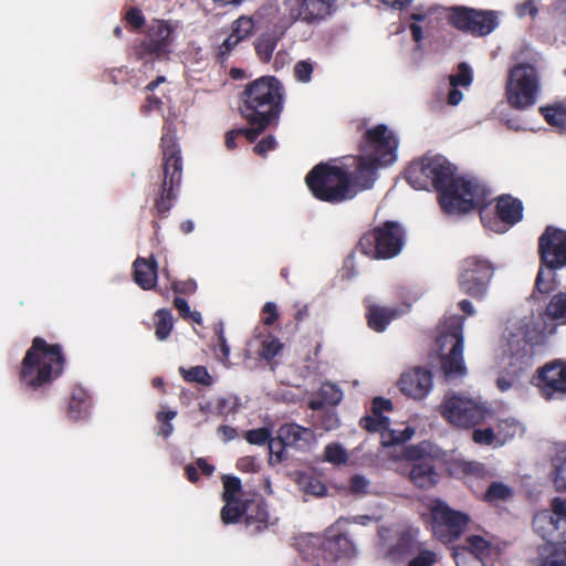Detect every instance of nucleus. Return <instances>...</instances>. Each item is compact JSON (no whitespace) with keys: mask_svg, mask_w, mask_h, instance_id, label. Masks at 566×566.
<instances>
[{"mask_svg":"<svg viewBox=\"0 0 566 566\" xmlns=\"http://www.w3.org/2000/svg\"><path fill=\"white\" fill-rule=\"evenodd\" d=\"M406 230L398 221H385L366 231L357 251L371 260H389L399 255L406 244Z\"/></svg>","mask_w":566,"mask_h":566,"instance_id":"7","label":"nucleus"},{"mask_svg":"<svg viewBox=\"0 0 566 566\" xmlns=\"http://www.w3.org/2000/svg\"><path fill=\"white\" fill-rule=\"evenodd\" d=\"M523 202L505 193L496 198L495 212L497 218L507 226H514L523 219Z\"/></svg>","mask_w":566,"mask_h":566,"instance_id":"22","label":"nucleus"},{"mask_svg":"<svg viewBox=\"0 0 566 566\" xmlns=\"http://www.w3.org/2000/svg\"><path fill=\"white\" fill-rule=\"evenodd\" d=\"M223 483V492H222V499H240V495L242 493V483L241 480L237 476L232 475H224L222 478Z\"/></svg>","mask_w":566,"mask_h":566,"instance_id":"47","label":"nucleus"},{"mask_svg":"<svg viewBox=\"0 0 566 566\" xmlns=\"http://www.w3.org/2000/svg\"><path fill=\"white\" fill-rule=\"evenodd\" d=\"M400 312L397 308L371 305L368 307L366 317L368 326L377 332H384L389 323L399 317Z\"/></svg>","mask_w":566,"mask_h":566,"instance_id":"28","label":"nucleus"},{"mask_svg":"<svg viewBox=\"0 0 566 566\" xmlns=\"http://www.w3.org/2000/svg\"><path fill=\"white\" fill-rule=\"evenodd\" d=\"M549 511L535 514L533 527L548 546L559 547L558 551L566 556V499L554 497Z\"/></svg>","mask_w":566,"mask_h":566,"instance_id":"14","label":"nucleus"},{"mask_svg":"<svg viewBox=\"0 0 566 566\" xmlns=\"http://www.w3.org/2000/svg\"><path fill=\"white\" fill-rule=\"evenodd\" d=\"M398 142L385 124H378L364 132L359 143L361 155L352 157L353 166L358 168V175L366 178V184L375 180L379 166L389 165L396 159Z\"/></svg>","mask_w":566,"mask_h":566,"instance_id":"6","label":"nucleus"},{"mask_svg":"<svg viewBox=\"0 0 566 566\" xmlns=\"http://www.w3.org/2000/svg\"><path fill=\"white\" fill-rule=\"evenodd\" d=\"M369 481L360 474H355L349 480V490L353 494L366 493Z\"/></svg>","mask_w":566,"mask_h":566,"instance_id":"63","label":"nucleus"},{"mask_svg":"<svg viewBox=\"0 0 566 566\" xmlns=\"http://www.w3.org/2000/svg\"><path fill=\"white\" fill-rule=\"evenodd\" d=\"M539 113L548 125L559 129L566 128V105L559 103L542 106Z\"/></svg>","mask_w":566,"mask_h":566,"instance_id":"35","label":"nucleus"},{"mask_svg":"<svg viewBox=\"0 0 566 566\" xmlns=\"http://www.w3.org/2000/svg\"><path fill=\"white\" fill-rule=\"evenodd\" d=\"M533 360L534 348L527 340L518 339L510 343V355L505 364L507 367L522 376L533 366Z\"/></svg>","mask_w":566,"mask_h":566,"instance_id":"21","label":"nucleus"},{"mask_svg":"<svg viewBox=\"0 0 566 566\" xmlns=\"http://www.w3.org/2000/svg\"><path fill=\"white\" fill-rule=\"evenodd\" d=\"M521 431V424L515 419H502L496 424L497 444L503 446Z\"/></svg>","mask_w":566,"mask_h":566,"instance_id":"40","label":"nucleus"},{"mask_svg":"<svg viewBox=\"0 0 566 566\" xmlns=\"http://www.w3.org/2000/svg\"><path fill=\"white\" fill-rule=\"evenodd\" d=\"M254 31V21L250 17L241 15L232 23L231 32L241 38L248 39Z\"/></svg>","mask_w":566,"mask_h":566,"instance_id":"49","label":"nucleus"},{"mask_svg":"<svg viewBox=\"0 0 566 566\" xmlns=\"http://www.w3.org/2000/svg\"><path fill=\"white\" fill-rule=\"evenodd\" d=\"M305 184L312 196L331 205L352 200L361 189L370 188L366 178L358 175V168L348 164H337V159L315 165L305 176Z\"/></svg>","mask_w":566,"mask_h":566,"instance_id":"2","label":"nucleus"},{"mask_svg":"<svg viewBox=\"0 0 566 566\" xmlns=\"http://www.w3.org/2000/svg\"><path fill=\"white\" fill-rule=\"evenodd\" d=\"M512 496V489L502 482H492L484 493V500L489 503L506 501Z\"/></svg>","mask_w":566,"mask_h":566,"instance_id":"42","label":"nucleus"},{"mask_svg":"<svg viewBox=\"0 0 566 566\" xmlns=\"http://www.w3.org/2000/svg\"><path fill=\"white\" fill-rule=\"evenodd\" d=\"M432 374L429 369L415 367L405 371L399 379L400 391L416 400L423 399L432 388Z\"/></svg>","mask_w":566,"mask_h":566,"instance_id":"19","label":"nucleus"},{"mask_svg":"<svg viewBox=\"0 0 566 566\" xmlns=\"http://www.w3.org/2000/svg\"><path fill=\"white\" fill-rule=\"evenodd\" d=\"M318 396L323 398L326 405L336 406L343 398L342 390L332 382L322 384Z\"/></svg>","mask_w":566,"mask_h":566,"instance_id":"48","label":"nucleus"},{"mask_svg":"<svg viewBox=\"0 0 566 566\" xmlns=\"http://www.w3.org/2000/svg\"><path fill=\"white\" fill-rule=\"evenodd\" d=\"M469 554L470 560L479 559L484 562L491 553V544L480 535H471L465 538V544L461 547Z\"/></svg>","mask_w":566,"mask_h":566,"instance_id":"32","label":"nucleus"},{"mask_svg":"<svg viewBox=\"0 0 566 566\" xmlns=\"http://www.w3.org/2000/svg\"><path fill=\"white\" fill-rule=\"evenodd\" d=\"M276 147V139L273 135H268L262 138L253 148L254 153L259 156H266V154L271 150H274Z\"/></svg>","mask_w":566,"mask_h":566,"instance_id":"61","label":"nucleus"},{"mask_svg":"<svg viewBox=\"0 0 566 566\" xmlns=\"http://www.w3.org/2000/svg\"><path fill=\"white\" fill-rule=\"evenodd\" d=\"M174 327L171 312L167 308H160L155 313V336L158 340H165L170 335Z\"/></svg>","mask_w":566,"mask_h":566,"instance_id":"36","label":"nucleus"},{"mask_svg":"<svg viewBox=\"0 0 566 566\" xmlns=\"http://www.w3.org/2000/svg\"><path fill=\"white\" fill-rule=\"evenodd\" d=\"M419 530L415 527H407L402 530L398 534V538L396 542V548L397 551L405 555L409 556L413 552L419 551L420 547L426 545L424 542L419 541Z\"/></svg>","mask_w":566,"mask_h":566,"instance_id":"30","label":"nucleus"},{"mask_svg":"<svg viewBox=\"0 0 566 566\" xmlns=\"http://www.w3.org/2000/svg\"><path fill=\"white\" fill-rule=\"evenodd\" d=\"M554 484L557 491H566V455L562 460L560 464L556 467Z\"/></svg>","mask_w":566,"mask_h":566,"instance_id":"62","label":"nucleus"},{"mask_svg":"<svg viewBox=\"0 0 566 566\" xmlns=\"http://www.w3.org/2000/svg\"><path fill=\"white\" fill-rule=\"evenodd\" d=\"M556 546H548V544L539 546V566H566V556Z\"/></svg>","mask_w":566,"mask_h":566,"instance_id":"38","label":"nucleus"},{"mask_svg":"<svg viewBox=\"0 0 566 566\" xmlns=\"http://www.w3.org/2000/svg\"><path fill=\"white\" fill-rule=\"evenodd\" d=\"M126 22L135 30L140 29L145 24V17L139 8L132 7L125 14Z\"/></svg>","mask_w":566,"mask_h":566,"instance_id":"60","label":"nucleus"},{"mask_svg":"<svg viewBox=\"0 0 566 566\" xmlns=\"http://www.w3.org/2000/svg\"><path fill=\"white\" fill-rule=\"evenodd\" d=\"M91 399L86 390L76 387L72 390L67 403V417L72 421L85 419L88 416Z\"/></svg>","mask_w":566,"mask_h":566,"instance_id":"29","label":"nucleus"},{"mask_svg":"<svg viewBox=\"0 0 566 566\" xmlns=\"http://www.w3.org/2000/svg\"><path fill=\"white\" fill-rule=\"evenodd\" d=\"M439 562L438 553L426 545L409 555L407 566H434Z\"/></svg>","mask_w":566,"mask_h":566,"instance_id":"39","label":"nucleus"},{"mask_svg":"<svg viewBox=\"0 0 566 566\" xmlns=\"http://www.w3.org/2000/svg\"><path fill=\"white\" fill-rule=\"evenodd\" d=\"M281 438L285 440L289 447L302 448L310 443L314 438V433L310 428L302 427L297 423H285L277 430Z\"/></svg>","mask_w":566,"mask_h":566,"instance_id":"27","label":"nucleus"},{"mask_svg":"<svg viewBox=\"0 0 566 566\" xmlns=\"http://www.w3.org/2000/svg\"><path fill=\"white\" fill-rule=\"evenodd\" d=\"M457 167L441 155H426L413 160L405 171L407 182L417 190L433 188L447 213H468L479 209L484 227L493 229L486 211L489 191L476 181L455 177Z\"/></svg>","mask_w":566,"mask_h":566,"instance_id":"1","label":"nucleus"},{"mask_svg":"<svg viewBox=\"0 0 566 566\" xmlns=\"http://www.w3.org/2000/svg\"><path fill=\"white\" fill-rule=\"evenodd\" d=\"M177 416V412L174 410L168 411H159L156 415L157 421L160 423V428L157 432L158 436L169 437L174 431V426L171 424V420Z\"/></svg>","mask_w":566,"mask_h":566,"instance_id":"52","label":"nucleus"},{"mask_svg":"<svg viewBox=\"0 0 566 566\" xmlns=\"http://www.w3.org/2000/svg\"><path fill=\"white\" fill-rule=\"evenodd\" d=\"M161 108H163L161 98L156 96L155 94H149L146 96L145 103L140 107V112L144 115H148L153 111H161Z\"/></svg>","mask_w":566,"mask_h":566,"instance_id":"64","label":"nucleus"},{"mask_svg":"<svg viewBox=\"0 0 566 566\" xmlns=\"http://www.w3.org/2000/svg\"><path fill=\"white\" fill-rule=\"evenodd\" d=\"M532 382L546 400L566 398V360L546 363L536 370Z\"/></svg>","mask_w":566,"mask_h":566,"instance_id":"17","label":"nucleus"},{"mask_svg":"<svg viewBox=\"0 0 566 566\" xmlns=\"http://www.w3.org/2000/svg\"><path fill=\"white\" fill-rule=\"evenodd\" d=\"M284 88L274 76H261L248 83L240 96V113L251 119L276 123L283 111Z\"/></svg>","mask_w":566,"mask_h":566,"instance_id":"5","label":"nucleus"},{"mask_svg":"<svg viewBox=\"0 0 566 566\" xmlns=\"http://www.w3.org/2000/svg\"><path fill=\"white\" fill-rule=\"evenodd\" d=\"M135 283L143 290H151L157 282V262L154 256L145 259L138 256L133 263Z\"/></svg>","mask_w":566,"mask_h":566,"instance_id":"23","label":"nucleus"},{"mask_svg":"<svg viewBox=\"0 0 566 566\" xmlns=\"http://www.w3.org/2000/svg\"><path fill=\"white\" fill-rule=\"evenodd\" d=\"M539 264L549 271L566 268V230L547 226L538 238Z\"/></svg>","mask_w":566,"mask_h":566,"instance_id":"16","label":"nucleus"},{"mask_svg":"<svg viewBox=\"0 0 566 566\" xmlns=\"http://www.w3.org/2000/svg\"><path fill=\"white\" fill-rule=\"evenodd\" d=\"M66 356L61 344H49L36 336L25 352L18 377L21 388L30 394H45L65 368Z\"/></svg>","mask_w":566,"mask_h":566,"instance_id":"3","label":"nucleus"},{"mask_svg":"<svg viewBox=\"0 0 566 566\" xmlns=\"http://www.w3.org/2000/svg\"><path fill=\"white\" fill-rule=\"evenodd\" d=\"M322 548L332 560H337L342 557H353L356 554L355 545L346 534L327 537L323 542Z\"/></svg>","mask_w":566,"mask_h":566,"instance_id":"24","label":"nucleus"},{"mask_svg":"<svg viewBox=\"0 0 566 566\" xmlns=\"http://www.w3.org/2000/svg\"><path fill=\"white\" fill-rule=\"evenodd\" d=\"M472 71L465 62L458 65L457 74L449 76V82L452 87L463 86L467 87L472 83Z\"/></svg>","mask_w":566,"mask_h":566,"instance_id":"46","label":"nucleus"},{"mask_svg":"<svg viewBox=\"0 0 566 566\" xmlns=\"http://www.w3.org/2000/svg\"><path fill=\"white\" fill-rule=\"evenodd\" d=\"M163 153V179L154 187V206L151 212L159 218H167L178 198L182 180V156L171 124H165L160 138Z\"/></svg>","mask_w":566,"mask_h":566,"instance_id":"4","label":"nucleus"},{"mask_svg":"<svg viewBox=\"0 0 566 566\" xmlns=\"http://www.w3.org/2000/svg\"><path fill=\"white\" fill-rule=\"evenodd\" d=\"M224 505L221 509L220 517L223 524L238 523L242 516H245L247 501L241 499H222Z\"/></svg>","mask_w":566,"mask_h":566,"instance_id":"33","label":"nucleus"},{"mask_svg":"<svg viewBox=\"0 0 566 566\" xmlns=\"http://www.w3.org/2000/svg\"><path fill=\"white\" fill-rule=\"evenodd\" d=\"M389 418L386 416H376L373 413V416H364L361 417L359 424L363 429H365L368 432H381L384 430H387L389 427Z\"/></svg>","mask_w":566,"mask_h":566,"instance_id":"45","label":"nucleus"},{"mask_svg":"<svg viewBox=\"0 0 566 566\" xmlns=\"http://www.w3.org/2000/svg\"><path fill=\"white\" fill-rule=\"evenodd\" d=\"M494 271L495 266L489 259L481 255L467 256L458 265V286L463 294L483 301L488 295Z\"/></svg>","mask_w":566,"mask_h":566,"instance_id":"9","label":"nucleus"},{"mask_svg":"<svg viewBox=\"0 0 566 566\" xmlns=\"http://www.w3.org/2000/svg\"><path fill=\"white\" fill-rule=\"evenodd\" d=\"M324 457L326 461L334 464H342L347 461L346 451L337 443L327 444L324 450Z\"/></svg>","mask_w":566,"mask_h":566,"instance_id":"53","label":"nucleus"},{"mask_svg":"<svg viewBox=\"0 0 566 566\" xmlns=\"http://www.w3.org/2000/svg\"><path fill=\"white\" fill-rule=\"evenodd\" d=\"M429 511L432 535L442 543L460 538L471 522L467 513L451 509L440 499L431 501Z\"/></svg>","mask_w":566,"mask_h":566,"instance_id":"13","label":"nucleus"},{"mask_svg":"<svg viewBox=\"0 0 566 566\" xmlns=\"http://www.w3.org/2000/svg\"><path fill=\"white\" fill-rule=\"evenodd\" d=\"M448 19L453 28L473 36H485L499 25V17L495 11L468 7L451 8Z\"/></svg>","mask_w":566,"mask_h":566,"instance_id":"15","label":"nucleus"},{"mask_svg":"<svg viewBox=\"0 0 566 566\" xmlns=\"http://www.w3.org/2000/svg\"><path fill=\"white\" fill-rule=\"evenodd\" d=\"M337 0H285L290 17L296 21L315 23L325 20L336 10Z\"/></svg>","mask_w":566,"mask_h":566,"instance_id":"18","label":"nucleus"},{"mask_svg":"<svg viewBox=\"0 0 566 566\" xmlns=\"http://www.w3.org/2000/svg\"><path fill=\"white\" fill-rule=\"evenodd\" d=\"M283 32L277 29L266 30L262 32L254 42L256 56L262 63H269L273 56L279 41L282 39Z\"/></svg>","mask_w":566,"mask_h":566,"instance_id":"26","label":"nucleus"},{"mask_svg":"<svg viewBox=\"0 0 566 566\" xmlns=\"http://www.w3.org/2000/svg\"><path fill=\"white\" fill-rule=\"evenodd\" d=\"M279 319L277 306L273 302H266L262 307V323L272 326Z\"/></svg>","mask_w":566,"mask_h":566,"instance_id":"59","label":"nucleus"},{"mask_svg":"<svg viewBox=\"0 0 566 566\" xmlns=\"http://www.w3.org/2000/svg\"><path fill=\"white\" fill-rule=\"evenodd\" d=\"M472 439L475 443L482 446L497 444L496 430L493 428L474 429L472 432Z\"/></svg>","mask_w":566,"mask_h":566,"instance_id":"54","label":"nucleus"},{"mask_svg":"<svg viewBox=\"0 0 566 566\" xmlns=\"http://www.w3.org/2000/svg\"><path fill=\"white\" fill-rule=\"evenodd\" d=\"M314 67L308 61H298L294 66V76L298 82L307 83L312 78Z\"/></svg>","mask_w":566,"mask_h":566,"instance_id":"57","label":"nucleus"},{"mask_svg":"<svg viewBox=\"0 0 566 566\" xmlns=\"http://www.w3.org/2000/svg\"><path fill=\"white\" fill-rule=\"evenodd\" d=\"M174 32L175 27L169 21L153 20L145 36L133 46L136 60L149 63L167 59L171 53Z\"/></svg>","mask_w":566,"mask_h":566,"instance_id":"12","label":"nucleus"},{"mask_svg":"<svg viewBox=\"0 0 566 566\" xmlns=\"http://www.w3.org/2000/svg\"><path fill=\"white\" fill-rule=\"evenodd\" d=\"M240 42L241 38L231 32L228 38L219 45L217 53L218 61L224 62Z\"/></svg>","mask_w":566,"mask_h":566,"instance_id":"55","label":"nucleus"},{"mask_svg":"<svg viewBox=\"0 0 566 566\" xmlns=\"http://www.w3.org/2000/svg\"><path fill=\"white\" fill-rule=\"evenodd\" d=\"M270 438L271 431L265 427L252 429L245 432L247 441L255 446H263L268 443Z\"/></svg>","mask_w":566,"mask_h":566,"instance_id":"56","label":"nucleus"},{"mask_svg":"<svg viewBox=\"0 0 566 566\" xmlns=\"http://www.w3.org/2000/svg\"><path fill=\"white\" fill-rule=\"evenodd\" d=\"M544 314L548 319L566 325V292L554 294L546 305Z\"/></svg>","mask_w":566,"mask_h":566,"instance_id":"34","label":"nucleus"},{"mask_svg":"<svg viewBox=\"0 0 566 566\" xmlns=\"http://www.w3.org/2000/svg\"><path fill=\"white\" fill-rule=\"evenodd\" d=\"M269 510L266 501L262 496L247 500L245 523L248 525L255 524L258 532L269 526Z\"/></svg>","mask_w":566,"mask_h":566,"instance_id":"25","label":"nucleus"},{"mask_svg":"<svg viewBox=\"0 0 566 566\" xmlns=\"http://www.w3.org/2000/svg\"><path fill=\"white\" fill-rule=\"evenodd\" d=\"M179 370L184 379L188 382H197L205 386L212 384V377L205 366H195L189 369L180 367Z\"/></svg>","mask_w":566,"mask_h":566,"instance_id":"41","label":"nucleus"},{"mask_svg":"<svg viewBox=\"0 0 566 566\" xmlns=\"http://www.w3.org/2000/svg\"><path fill=\"white\" fill-rule=\"evenodd\" d=\"M520 378L521 375L517 374V371L512 370L505 365L496 378V386L502 392H504L511 389Z\"/></svg>","mask_w":566,"mask_h":566,"instance_id":"50","label":"nucleus"},{"mask_svg":"<svg viewBox=\"0 0 566 566\" xmlns=\"http://www.w3.org/2000/svg\"><path fill=\"white\" fill-rule=\"evenodd\" d=\"M408 458L415 460L410 470V480L420 489H430L438 482V473L434 468V461L430 457H422L417 447L408 449Z\"/></svg>","mask_w":566,"mask_h":566,"instance_id":"20","label":"nucleus"},{"mask_svg":"<svg viewBox=\"0 0 566 566\" xmlns=\"http://www.w3.org/2000/svg\"><path fill=\"white\" fill-rule=\"evenodd\" d=\"M250 127L238 128L241 136H244L250 143H253L272 123L264 119H251L250 116H242Z\"/></svg>","mask_w":566,"mask_h":566,"instance_id":"43","label":"nucleus"},{"mask_svg":"<svg viewBox=\"0 0 566 566\" xmlns=\"http://www.w3.org/2000/svg\"><path fill=\"white\" fill-rule=\"evenodd\" d=\"M270 458H275V462L280 463L286 460L285 448L289 447L285 440L277 433L275 438H270L269 442Z\"/></svg>","mask_w":566,"mask_h":566,"instance_id":"51","label":"nucleus"},{"mask_svg":"<svg viewBox=\"0 0 566 566\" xmlns=\"http://www.w3.org/2000/svg\"><path fill=\"white\" fill-rule=\"evenodd\" d=\"M214 332L217 334L218 343L216 346V350L218 349L220 352V358L221 359H228L230 355V347L227 343V338L224 336V329L222 323L218 324L214 328Z\"/></svg>","mask_w":566,"mask_h":566,"instance_id":"58","label":"nucleus"},{"mask_svg":"<svg viewBox=\"0 0 566 566\" xmlns=\"http://www.w3.org/2000/svg\"><path fill=\"white\" fill-rule=\"evenodd\" d=\"M439 412L448 423L461 429L474 428L494 417L485 405L459 395L447 396Z\"/></svg>","mask_w":566,"mask_h":566,"instance_id":"11","label":"nucleus"},{"mask_svg":"<svg viewBox=\"0 0 566 566\" xmlns=\"http://www.w3.org/2000/svg\"><path fill=\"white\" fill-rule=\"evenodd\" d=\"M300 489L310 495L324 496L326 494L325 484L316 476L310 473H300L297 478Z\"/></svg>","mask_w":566,"mask_h":566,"instance_id":"37","label":"nucleus"},{"mask_svg":"<svg viewBox=\"0 0 566 566\" xmlns=\"http://www.w3.org/2000/svg\"><path fill=\"white\" fill-rule=\"evenodd\" d=\"M539 92V75L534 65L518 63L509 73L506 99L517 111H524L536 103Z\"/></svg>","mask_w":566,"mask_h":566,"instance_id":"10","label":"nucleus"},{"mask_svg":"<svg viewBox=\"0 0 566 566\" xmlns=\"http://www.w3.org/2000/svg\"><path fill=\"white\" fill-rule=\"evenodd\" d=\"M465 317L453 315L446 325V329L440 332L437 339L441 350L449 348L447 354L441 355V369L449 379L465 375L467 368L463 359V327Z\"/></svg>","mask_w":566,"mask_h":566,"instance_id":"8","label":"nucleus"},{"mask_svg":"<svg viewBox=\"0 0 566 566\" xmlns=\"http://www.w3.org/2000/svg\"><path fill=\"white\" fill-rule=\"evenodd\" d=\"M544 269L545 268H542L539 264L532 294L533 298H538V295H549L558 287L556 271L547 270V272H545Z\"/></svg>","mask_w":566,"mask_h":566,"instance_id":"31","label":"nucleus"},{"mask_svg":"<svg viewBox=\"0 0 566 566\" xmlns=\"http://www.w3.org/2000/svg\"><path fill=\"white\" fill-rule=\"evenodd\" d=\"M283 348V344L279 338L269 334L262 342L261 346L258 350V355L260 358L270 361L273 359L280 350Z\"/></svg>","mask_w":566,"mask_h":566,"instance_id":"44","label":"nucleus"}]
</instances>
